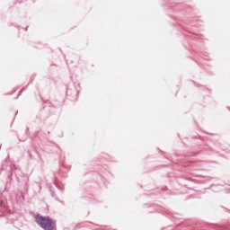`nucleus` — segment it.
<instances>
[{
	"label": "nucleus",
	"instance_id": "f257e3e1",
	"mask_svg": "<svg viewBox=\"0 0 230 230\" xmlns=\"http://www.w3.org/2000/svg\"><path fill=\"white\" fill-rule=\"evenodd\" d=\"M35 221L41 229L54 230L57 227V224L49 217L36 216Z\"/></svg>",
	"mask_w": 230,
	"mask_h": 230
}]
</instances>
